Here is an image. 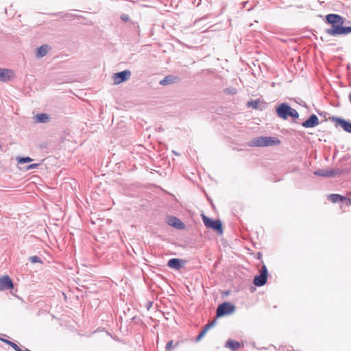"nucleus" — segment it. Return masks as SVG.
Here are the masks:
<instances>
[{"mask_svg":"<svg viewBox=\"0 0 351 351\" xmlns=\"http://www.w3.org/2000/svg\"><path fill=\"white\" fill-rule=\"evenodd\" d=\"M249 3L248 1H245L243 3V8H246L247 11H250L252 9V7L247 8V5Z\"/></svg>","mask_w":351,"mask_h":351,"instance_id":"obj_32","label":"nucleus"},{"mask_svg":"<svg viewBox=\"0 0 351 351\" xmlns=\"http://www.w3.org/2000/svg\"><path fill=\"white\" fill-rule=\"evenodd\" d=\"M319 123V119L316 114H311L306 121H303L301 125L305 128H314Z\"/></svg>","mask_w":351,"mask_h":351,"instance_id":"obj_11","label":"nucleus"},{"mask_svg":"<svg viewBox=\"0 0 351 351\" xmlns=\"http://www.w3.org/2000/svg\"><path fill=\"white\" fill-rule=\"evenodd\" d=\"M324 23L331 27L325 29V32L332 36H345L351 34V26H343L345 18L337 14H328L325 16Z\"/></svg>","mask_w":351,"mask_h":351,"instance_id":"obj_1","label":"nucleus"},{"mask_svg":"<svg viewBox=\"0 0 351 351\" xmlns=\"http://www.w3.org/2000/svg\"><path fill=\"white\" fill-rule=\"evenodd\" d=\"M226 348H228L231 349L232 351H236L239 350L241 347V344L236 341L232 339H228L224 346Z\"/></svg>","mask_w":351,"mask_h":351,"instance_id":"obj_18","label":"nucleus"},{"mask_svg":"<svg viewBox=\"0 0 351 351\" xmlns=\"http://www.w3.org/2000/svg\"><path fill=\"white\" fill-rule=\"evenodd\" d=\"M202 220L207 228H210L219 234H223V226L219 219L214 220L205 215H202Z\"/></svg>","mask_w":351,"mask_h":351,"instance_id":"obj_3","label":"nucleus"},{"mask_svg":"<svg viewBox=\"0 0 351 351\" xmlns=\"http://www.w3.org/2000/svg\"><path fill=\"white\" fill-rule=\"evenodd\" d=\"M235 311V306L230 302H224L219 304L217 308V317H221L227 315L234 313Z\"/></svg>","mask_w":351,"mask_h":351,"instance_id":"obj_4","label":"nucleus"},{"mask_svg":"<svg viewBox=\"0 0 351 351\" xmlns=\"http://www.w3.org/2000/svg\"><path fill=\"white\" fill-rule=\"evenodd\" d=\"M35 122L39 123H46L50 121V117L48 114L45 112L38 113L34 116Z\"/></svg>","mask_w":351,"mask_h":351,"instance_id":"obj_15","label":"nucleus"},{"mask_svg":"<svg viewBox=\"0 0 351 351\" xmlns=\"http://www.w3.org/2000/svg\"><path fill=\"white\" fill-rule=\"evenodd\" d=\"M289 117H291L293 120L297 119L299 118V113L296 110L292 108Z\"/></svg>","mask_w":351,"mask_h":351,"instance_id":"obj_23","label":"nucleus"},{"mask_svg":"<svg viewBox=\"0 0 351 351\" xmlns=\"http://www.w3.org/2000/svg\"><path fill=\"white\" fill-rule=\"evenodd\" d=\"M51 47L47 44L42 45L36 49V56L38 58L45 57Z\"/></svg>","mask_w":351,"mask_h":351,"instance_id":"obj_14","label":"nucleus"},{"mask_svg":"<svg viewBox=\"0 0 351 351\" xmlns=\"http://www.w3.org/2000/svg\"><path fill=\"white\" fill-rule=\"evenodd\" d=\"M14 287L13 282L8 275L0 277V290H10Z\"/></svg>","mask_w":351,"mask_h":351,"instance_id":"obj_10","label":"nucleus"},{"mask_svg":"<svg viewBox=\"0 0 351 351\" xmlns=\"http://www.w3.org/2000/svg\"><path fill=\"white\" fill-rule=\"evenodd\" d=\"M13 70L5 68H0V82H8L14 77Z\"/></svg>","mask_w":351,"mask_h":351,"instance_id":"obj_9","label":"nucleus"},{"mask_svg":"<svg viewBox=\"0 0 351 351\" xmlns=\"http://www.w3.org/2000/svg\"><path fill=\"white\" fill-rule=\"evenodd\" d=\"M260 274H263L264 276H268V271H267V267L263 265L261 271H260Z\"/></svg>","mask_w":351,"mask_h":351,"instance_id":"obj_26","label":"nucleus"},{"mask_svg":"<svg viewBox=\"0 0 351 351\" xmlns=\"http://www.w3.org/2000/svg\"><path fill=\"white\" fill-rule=\"evenodd\" d=\"M180 82V78L177 75H169L160 81L159 84L162 86L176 84Z\"/></svg>","mask_w":351,"mask_h":351,"instance_id":"obj_12","label":"nucleus"},{"mask_svg":"<svg viewBox=\"0 0 351 351\" xmlns=\"http://www.w3.org/2000/svg\"><path fill=\"white\" fill-rule=\"evenodd\" d=\"M206 333V332L205 330H202V331L197 336L196 341H200L204 337V336L205 335Z\"/></svg>","mask_w":351,"mask_h":351,"instance_id":"obj_28","label":"nucleus"},{"mask_svg":"<svg viewBox=\"0 0 351 351\" xmlns=\"http://www.w3.org/2000/svg\"><path fill=\"white\" fill-rule=\"evenodd\" d=\"M29 261L32 263H43V260L38 256H32L29 258Z\"/></svg>","mask_w":351,"mask_h":351,"instance_id":"obj_22","label":"nucleus"},{"mask_svg":"<svg viewBox=\"0 0 351 351\" xmlns=\"http://www.w3.org/2000/svg\"><path fill=\"white\" fill-rule=\"evenodd\" d=\"M328 199L332 202L336 203L338 202H343L345 197L339 194H331L328 195Z\"/></svg>","mask_w":351,"mask_h":351,"instance_id":"obj_19","label":"nucleus"},{"mask_svg":"<svg viewBox=\"0 0 351 351\" xmlns=\"http://www.w3.org/2000/svg\"><path fill=\"white\" fill-rule=\"evenodd\" d=\"M131 75V71L130 70H124L121 72H118L114 74L113 79L115 84H121L128 80Z\"/></svg>","mask_w":351,"mask_h":351,"instance_id":"obj_8","label":"nucleus"},{"mask_svg":"<svg viewBox=\"0 0 351 351\" xmlns=\"http://www.w3.org/2000/svg\"><path fill=\"white\" fill-rule=\"evenodd\" d=\"M348 98H349V101L350 102L351 104V93L349 94L348 95Z\"/></svg>","mask_w":351,"mask_h":351,"instance_id":"obj_36","label":"nucleus"},{"mask_svg":"<svg viewBox=\"0 0 351 351\" xmlns=\"http://www.w3.org/2000/svg\"><path fill=\"white\" fill-rule=\"evenodd\" d=\"M184 261L179 258H171L167 263V266L175 269H180Z\"/></svg>","mask_w":351,"mask_h":351,"instance_id":"obj_16","label":"nucleus"},{"mask_svg":"<svg viewBox=\"0 0 351 351\" xmlns=\"http://www.w3.org/2000/svg\"><path fill=\"white\" fill-rule=\"evenodd\" d=\"M342 173V170L340 169H318L314 172V174L319 176L322 177H335L337 175H339Z\"/></svg>","mask_w":351,"mask_h":351,"instance_id":"obj_7","label":"nucleus"},{"mask_svg":"<svg viewBox=\"0 0 351 351\" xmlns=\"http://www.w3.org/2000/svg\"><path fill=\"white\" fill-rule=\"evenodd\" d=\"M330 119L332 122L336 123V126H340L344 131L351 134L350 121L337 117H332Z\"/></svg>","mask_w":351,"mask_h":351,"instance_id":"obj_6","label":"nucleus"},{"mask_svg":"<svg viewBox=\"0 0 351 351\" xmlns=\"http://www.w3.org/2000/svg\"><path fill=\"white\" fill-rule=\"evenodd\" d=\"M23 351H32V350H30L26 348H24Z\"/></svg>","mask_w":351,"mask_h":351,"instance_id":"obj_38","label":"nucleus"},{"mask_svg":"<svg viewBox=\"0 0 351 351\" xmlns=\"http://www.w3.org/2000/svg\"><path fill=\"white\" fill-rule=\"evenodd\" d=\"M23 351H32V350H30L26 348H24Z\"/></svg>","mask_w":351,"mask_h":351,"instance_id":"obj_37","label":"nucleus"},{"mask_svg":"<svg viewBox=\"0 0 351 351\" xmlns=\"http://www.w3.org/2000/svg\"><path fill=\"white\" fill-rule=\"evenodd\" d=\"M343 202H345L346 205L348 206H351V199L345 197V199H343Z\"/></svg>","mask_w":351,"mask_h":351,"instance_id":"obj_31","label":"nucleus"},{"mask_svg":"<svg viewBox=\"0 0 351 351\" xmlns=\"http://www.w3.org/2000/svg\"><path fill=\"white\" fill-rule=\"evenodd\" d=\"M173 341L172 340H171V341H168V342L167 343V344H166V346H165L166 349H167V350H169V349H171V348H173L174 346H173Z\"/></svg>","mask_w":351,"mask_h":351,"instance_id":"obj_30","label":"nucleus"},{"mask_svg":"<svg viewBox=\"0 0 351 351\" xmlns=\"http://www.w3.org/2000/svg\"><path fill=\"white\" fill-rule=\"evenodd\" d=\"M40 166V164L39 163H33V164H30L29 165H27L26 167H25V169L29 171V170H32V169H36L38 168V167Z\"/></svg>","mask_w":351,"mask_h":351,"instance_id":"obj_25","label":"nucleus"},{"mask_svg":"<svg viewBox=\"0 0 351 351\" xmlns=\"http://www.w3.org/2000/svg\"><path fill=\"white\" fill-rule=\"evenodd\" d=\"M167 223L169 226L179 230H182L185 227L184 223L176 217H169Z\"/></svg>","mask_w":351,"mask_h":351,"instance_id":"obj_13","label":"nucleus"},{"mask_svg":"<svg viewBox=\"0 0 351 351\" xmlns=\"http://www.w3.org/2000/svg\"><path fill=\"white\" fill-rule=\"evenodd\" d=\"M275 110L279 118L287 120L290 116L292 108L287 103H282L276 106Z\"/></svg>","mask_w":351,"mask_h":351,"instance_id":"obj_5","label":"nucleus"},{"mask_svg":"<svg viewBox=\"0 0 351 351\" xmlns=\"http://www.w3.org/2000/svg\"><path fill=\"white\" fill-rule=\"evenodd\" d=\"M0 341H1L2 342H3V343H6L8 345H9L10 341H10L8 339H6L2 338V337H0Z\"/></svg>","mask_w":351,"mask_h":351,"instance_id":"obj_33","label":"nucleus"},{"mask_svg":"<svg viewBox=\"0 0 351 351\" xmlns=\"http://www.w3.org/2000/svg\"><path fill=\"white\" fill-rule=\"evenodd\" d=\"M9 346L12 347L15 351H23V348H20L16 343L14 342L10 341Z\"/></svg>","mask_w":351,"mask_h":351,"instance_id":"obj_24","label":"nucleus"},{"mask_svg":"<svg viewBox=\"0 0 351 351\" xmlns=\"http://www.w3.org/2000/svg\"><path fill=\"white\" fill-rule=\"evenodd\" d=\"M267 277L263 274L255 276L253 280V283L257 287H262L267 282Z\"/></svg>","mask_w":351,"mask_h":351,"instance_id":"obj_17","label":"nucleus"},{"mask_svg":"<svg viewBox=\"0 0 351 351\" xmlns=\"http://www.w3.org/2000/svg\"><path fill=\"white\" fill-rule=\"evenodd\" d=\"M259 106V100H250L247 103V107L252 108L253 109H258Z\"/></svg>","mask_w":351,"mask_h":351,"instance_id":"obj_21","label":"nucleus"},{"mask_svg":"<svg viewBox=\"0 0 351 351\" xmlns=\"http://www.w3.org/2000/svg\"><path fill=\"white\" fill-rule=\"evenodd\" d=\"M121 19L125 22L130 21V16L128 14H123L121 16Z\"/></svg>","mask_w":351,"mask_h":351,"instance_id":"obj_29","label":"nucleus"},{"mask_svg":"<svg viewBox=\"0 0 351 351\" xmlns=\"http://www.w3.org/2000/svg\"><path fill=\"white\" fill-rule=\"evenodd\" d=\"M69 16H76V17H77V18L79 17V16L74 15V14H66V17H68Z\"/></svg>","mask_w":351,"mask_h":351,"instance_id":"obj_35","label":"nucleus"},{"mask_svg":"<svg viewBox=\"0 0 351 351\" xmlns=\"http://www.w3.org/2000/svg\"><path fill=\"white\" fill-rule=\"evenodd\" d=\"M16 160L19 165H23L33 161V159L29 156H18L16 158Z\"/></svg>","mask_w":351,"mask_h":351,"instance_id":"obj_20","label":"nucleus"},{"mask_svg":"<svg viewBox=\"0 0 351 351\" xmlns=\"http://www.w3.org/2000/svg\"><path fill=\"white\" fill-rule=\"evenodd\" d=\"M299 104L301 105L302 106L307 108L306 103L304 101H301L300 103H299Z\"/></svg>","mask_w":351,"mask_h":351,"instance_id":"obj_34","label":"nucleus"},{"mask_svg":"<svg viewBox=\"0 0 351 351\" xmlns=\"http://www.w3.org/2000/svg\"><path fill=\"white\" fill-rule=\"evenodd\" d=\"M215 324V321H213L210 323L207 324L205 325L204 328L203 329L206 332H207L210 328H212Z\"/></svg>","mask_w":351,"mask_h":351,"instance_id":"obj_27","label":"nucleus"},{"mask_svg":"<svg viewBox=\"0 0 351 351\" xmlns=\"http://www.w3.org/2000/svg\"><path fill=\"white\" fill-rule=\"evenodd\" d=\"M280 144V141L276 137L258 136L253 138L250 143L251 147H267Z\"/></svg>","mask_w":351,"mask_h":351,"instance_id":"obj_2","label":"nucleus"},{"mask_svg":"<svg viewBox=\"0 0 351 351\" xmlns=\"http://www.w3.org/2000/svg\"><path fill=\"white\" fill-rule=\"evenodd\" d=\"M173 153L175 155H176V156H179V155H180L178 153H177V152H174V151L173 152Z\"/></svg>","mask_w":351,"mask_h":351,"instance_id":"obj_39","label":"nucleus"}]
</instances>
